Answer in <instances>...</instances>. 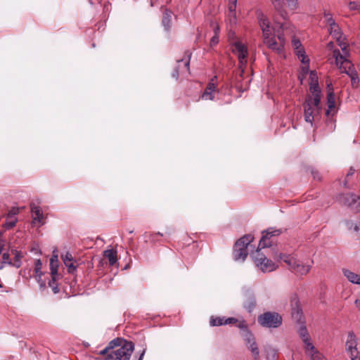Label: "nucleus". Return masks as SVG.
<instances>
[{
  "label": "nucleus",
  "mask_w": 360,
  "mask_h": 360,
  "mask_svg": "<svg viewBox=\"0 0 360 360\" xmlns=\"http://www.w3.org/2000/svg\"><path fill=\"white\" fill-rule=\"evenodd\" d=\"M320 102L321 101H319L318 96H316V98L309 96L306 98L303 105L304 120L307 122L310 123L311 126L313 125L315 117L319 116L321 112Z\"/></svg>",
  "instance_id": "nucleus-5"
},
{
  "label": "nucleus",
  "mask_w": 360,
  "mask_h": 360,
  "mask_svg": "<svg viewBox=\"0 0 360 360\" xmlns=\"http://www.w3.org/2000/svg\"><path fill=\"white\" fill-rule=\"evenodd\" d=\"M236 5H237V0H234L232 1L231 0H229V18L230 22L231 24H236L237 18H236Z\"/></svg>",
  "instance_id": "nucleus-21"
},
{
  "label": "nucleus",
  "mask_w": 360,
  "mask_h": 360,
  "mask_svg": "<svg viewBox=\"0 0 360 360\" xmlns=\"http://www.w3.org/2000/svg\"><path fill=\"white\" fill-rule=\"evenodd\" d=\"M59 276L55 277L51 276V280L49 282V286L51 288L52 291L54 294H57L59 292V288L58 286L57 281L58 280Z\"/></svg>",
  "instance_id": "nucleus-34"
},
{
  "label": "nucleus",
  "mask_w": 360,
  "mask_h": 360,
  "mask_svg": "<svg viewBox=\"0 0 360 360\" xmlns=\"http://www.w3.org/2000/svg\"><path fill=\"white\" fill-rule=\"evenodd\" d=\"M39 283H40V286L41 288L45 287V283L43 281H41V279L40 280V281Z\"/></svg>",
  "instance_id": "nucleus-60"
},
{
  "label": "nucleus",
  "mask_w": 360,
  "mask_h": 360,
  "mask_svg": "<svg viewBox=\"0 0 360 360\" xmlns=\"http://www.w3.org/2000/svg\"><path fill=\"white\" fill-rule=\"evenodd\" d=\"M351 360H360L359 353L350 354Z\"/></svg>",
  "instance_id": "nucleus-55"
},
{
  "label": "nucleus",
  "mask_w": 360,
  "mask_h": 360,
  "mask_svg": "<svg viewBox=\"0 0 360 360\" xmlns=\"http://www.w3.org/2000/svg\"><path fill=\"white\" fill-rule=\"evenodd\" d=\"M288 7L291 11H295L298 8V1L297 0H286Z\"/></svg>",
  "instance_id": "nucleus-40"
},
{
  "label": "nucleus",
  "mask_w": 360,
  "mask_h": 360,
  "mask_svg": "<svg viewBox=\"0 0 360 360\" xmlns=\"http://www.w3.org/2000/svg\"><path fill=\"white\" fill-rule=\"evenodd\" d=\"M292 43L295 50L302 47V44L299 39H293Z\"/></svg>",
  "instance_id": "nucleus-47"
},
{
  "label": "nucleus",
  "mask_w": 360,
  "mask_h": 360,
  "mask_svg": "<svg viewBox=\"0 0 360 360\" xmlns=\"http://www.w3.org/2000/svg\"><path fill=\"white\" fill-rule=\"evenodd\" d=\"M280 27L283 30H285V29H287V24L286 23H282V24H281Z\"/></svg>",
  "instance_id": "nucleus-59"
},
{
  "label": "nucleus",
  "mask_w": 360,
  "mask_h": 360,
  "mask_svg": "<svg viewBox=\"0 0 360 360\" xmlns=\"http://www.w3.org/2000/svg\"><path fill=\"white\" fill-rule=\"evenodd\" d=\"M50 270L51 276H59L58 274V262L50 261Z\"/></svg>",
  "instance_id": "nucleus-37"
},
{
  "label": "nucleus",
  "mask_w": 360,
  "mask_h": 360,
  "mask_svg": "<svg viewBox=\"0 0 360 360\" xmlns=\"http://www.w3.org/2000/svg\"><path fill=\"white\" fill-rule=\"evenodd\" d=\"M11 252H4L2 254V263L0 266V270L4 268V264H8L13 266V259L11 258Z\"/></svg>",
  "instance_id": "nucleus-31"
},
{
  "label": "nucleus",
  "mask_w": 360,
  "mask_h": 360,
  "mask_svg": "<svg viewBox=\"0 0 360 360\" xmlns=\"http://www.w3.org/2000/svg\"><path fill=\"white\" fill-rule=\"evenodd\" d=\"M328 87L329 88L328 95H327V103H328V110L326 112L327 116L330 115H333L335 111V94L333 91V89L331 87V84H328Z\"/></svg>",
  "instance_id": "nucleus-16"
},
{
  "label": "nucleus",
  "mask_w": 360,
  "mask_h": 360,
  "mask_svg": "<svg viewBox=\"0 0 360 360\" xmlns=\"http://www.w3.org/2000/svg\"><path fill=\"white\" fill-rule=\"evenodd\" d=\"M310 80H311L310 83H314L315 81H318V76H317L316 73L314 71H311L310 73Z\"/></svg>",
  "instance_id": "nucleus-54"
},
{
  "label": "nucleus",
  "mask_w": 360,
  "mask_h": 360,
  "mask_svg": "<svg viewBox=\"0 0 360 360\" xmlns=\"http://www.w3.org/2000/svg\"><path fill=\"white\" fill-rule=\"evenodd\" d=\"M103 256L108 259L110 266H113L117 261V251L113 249L105 250Z\"/></svg>",
  "instance_id": "nucleus-23"
},
{
  "label": "nucleus",
  "mask_w": 360,
  "mask_h": 360,
  "mask_svg": "<svg viewBox=\"0 0 360 360\" xmlns=\"http://www.w3.org/2000/svg\"><path fill=\"white\" fill-rule=\"evenodd\" d=\"M295 53L304 65L302 70L304 72H307L309 67V59L307 56L305 55V51L302 47L295 49Z\"/></svg>",
  "instance_id": "nucleus-18"
},
{
  "label": "nucleus",
  "mask_w": 360,
  "mask_h": 360,
  "mask_svg": "<svg viewBox=\"0 0 360 360\" xmlns=\"http://www.w3.org/2000/svg\"><path fill=\"white\" fill-rule=\"evenodd\" d=\"M232 1H233L234 0H231Z\"/></svg>",
  "instance_id": "nucleus-63"
},
{
  "label": "nucleus",
  "mask_w": 360,
  "mask_h": 360,
  "mask_svg": "<svg viewBox=\"0 0 360 360\" xmlns=\"http://www.w3.org/2000/svg\"><path fill=\"white\" fill-rule=\"evenodd\" d=\"M309 355L311 356V360H326L317 349L313 351Z\"/></svg>",
  "instance_id": "nucleus-39"
},
{
  "label": "nucleus",
  "mask_w": 360,
  "mask_h": 360,
  "mask_svg": "<svg viewBox=\"0 0 360 360\" xmlns=\"http://www.w3.org/2000/svg\"><path fill=\"white\" fill-rule=\"evenodd\" d=\"M343 274L349 281L352 283L360 285V275L351 271L349 269H343Z\"/></svg>",
  "instance_id": "nucleus-24"
},
{
  "label": "nucleus",
  "mask_w": 360,
  "mask_h": 360,
  "mask_svg": "<svg viewBox=\"0 0 360 360\" xmlns=\"http://www.w3.org/2000/svg\"><path fill=\"white\" fill-rule=\"evenodd\" d=\"M241 336L243 337L244 341L245 342L246 346L252 344V342H255V338L253 334L250 330H246V332H242Z\"/></svg>",
  "instance_id": "nucleus-28"
},
{
  "label": "nucleus",
  "mask_w": 360,
  "mask_h": 360,
  "mask_svg": "<svg viewBox=\"0 0 360 360\" xmlns=\"http://www.w3.org/2000/svg\"><path fill=\"white\" fill-rule=\"evenodd\" d=\"M191 53L189 51L185 52V58L177 60V66L174 68L172 76V77L177 79L179 76V69L181 68V65H184V69H185L186 71L189 72V65H190V59H191Z\"/></svg>",
  "instance_id": "nucleus-14"
},
{
  "label": "nucleus",
  "mask_w": 360,
  "mask_h": 360,
  "mask_svg": "<svg viewBox=\"0 0 360 360\" xmlns=\"http://www.w3.org/2000/svg\"><path fill=\"white\" fill-rule=\"evenodd\" d=\"M42 266V263L40 259H36L34 262V272L36 274L35 278L38 282L40 281L41 277L42 276V272L41 271Z\"/></svg>",
  "instance_id": "nucleus-30"
},
{
  "label": "nucleus",
  "mask_w": 360,
  "mask_h": 360,
  "mask_svg": "<svg viewBox=\"0 0 360 360\" xmlns=\"http://www.w3.org/2000/svg\"><path fill=\"white\" fill-rule=\"evenodd\" d=\"M311 173L314 179L321 180V176L319 172L314 169H311Z\"/></svg>",
  "instance_id": "nucleus-52"
},
{
  "label": "nucleus",
  "mask_w": 360,
  "mask_h": 360,
  "mask_svg": "<svg viewBox=\"0 0 360 360\" xmlns=\"http://www.w3.org/2000/svg\"><path fill=\"white\" fill-rule=\"evenodd\" d=\"M144 353H145V350L143 351V352L141 353V356H140V358L139 360H141V359L143 358V355H144Z\"/></svg>",
  "instance_id": "nucleus-61"
},
{
  "label": "nucleus",
  "mask_w": 360,
  "mask_h": 360,
  "mask_svg": "<svg viewBox=\"0 0 360 360\" xmlns=\"http://www.w3.org/2000/svg\"><path fill=\"white\" fill-rule=\"evenodd\" d=\"M290 304L291 307V314L297 321L302 318V309L300 305V300L296 293H292L290 296Z\"/></svg>",
  "instance_id": "nucleus-13"
},
{
  "label": "nucleus",
  "mask_w": 360,
  "mask_h": 360,
  "mask_svg": "<svg viewBox=\"0 0 360 360\" xmlns=\"http://www.w3.org/2000/svg\"><path fill=\"white\" fill-rule=\"evenodd\" d=\"M247 347L250 350L254 359H258L259 357V351L257 342H252V344L247 346Z\"/></svg>",
  "instance_id": "nucleus-32"
},
{
  "label": "nucleus",
  "mask_w": 360,
  "mask_h": 360,
  "mask_svg": "<svg viewBox=\"0 0 360 360\" xmlns=\"http://www.w3.org/2000/svg\"><path fill=\"white\" fill-rule=\"evenodd\" d=\"M257 19L259 27L262 30L264 44H266L267 46L273 51H275L277 53L281 52L283 48V45L282 44V36H278V39L281 41V44H278L274 37V27L271 25L266 16L262 13H259L257 14Z\"/></svg>",
  "instance_id": "nucleus-3"
},
{
  "label": "nucleus",
  "mask_w": 360,
  "mask_h": 360,
  "mask_svg": "<svg viewBox=\"0 0 360 360\" xmlns=\"http://www.w3.org/2000/svg\"><path fill=\"white\" fill-rule=\"evenodd\" d=\"M15 223H16V219L7 220V221L6 222V227L7 229L13 228L15 225Z\"/></svg>",
  "instance_id": "nucleus-48"
},
{
  "label": "nucleus",
  "mask_w": 360,
  "mask_h": 360,
  "mask_svg": "<svg viewBox=\"0 0 360 360\" xmlns=\"http://www.w3.org/2000/svg\"><path fill=\"white\" fill-rule=\"evenodd\" d=\"M357 338L353 332H349L346 342V350L352 354L359 353L357 348Z\"/></svg>",
  "instance_id": "nucleus-17"
},
{
  "label": "nucleus",
  "mask_w": 360,
  "mask_h": 360,
  "mask_svg": "<svg viewBox=\"0 0 360 360\" xmlns=\"http://www.w3.org/2000/svg\"><path fill=\"white\" fill-rule=\"evenodd\" d=\"M326 48L330 50V51H333V56L334 57V51L335 50H338V48H335V44L332 41H330L327 44V46H326ZM340 51H341L340 49H339Z\"/></svg>",
  "instance_id": "nucleus-46"
},
{
  "label": "nucleus",
  "mask_w": 360,
  "mask_h": 360,
  "mask_svg": "<svg viewBox=\"0 0 360 360\" xmlns=\"http://www.w3.org/2000/svg\"><path fill=\"white\" fill-rule=\"evenodd\" d=\"M219 42V36L217 35V34H214L211 40H210V46H215L216 44H217Z\"/></svg>",
  "instance_id": "nucleus-51"
},
{
  "label": "nucleus",
  "mask_w": 360,
  "mask_h": 360,
  "mask_svg": "<svg viewBox=\"0 0 360 360\" xmlns=\"http://www.w3.org/2000/svg\"><path fill=\"white\" fill-rule=\"evenodd\" d=\"M272 4L280 16L286 20L288 18V13L284 9L285 5V0H271Z\"/></svg>",
  "instance_id": "nucleus-19"
},
{
  "label": "nucleus",
  "mask_w": 360,
  "mask_h": 360,
  "mask_svg": "<svg viewBox=\"0 0 360 360\" xmlns=\"http://www.w3.org/2000/svg\"><path fill=\"white\" fill-rule=\"evenodd\" d=\"M258 323L265 328H278L283 321L282 316L275 311H267L260 314L257 318Z\"/></svg>",
  "instance_id": "nucleus-7"
},
{
  "label": "nucleus",
  "mask_w": 360,
  "mask_h": 360,
  "mask_svg": "<svg viewBox=\"0 0 360 360\" xmlns=\"http://www.w3.org/2000/svg\"><path fill=\"white\" fill-rule=\"evenodd\" d=\"M354 171H355L353 167H351L349 169V172L347 173V174L346 176V179H348L350 176H352L354 174ZM347 183H348L347 179H345L343 182L344 187L347 188Z\"/></svg>",
  "instance_id": "nucleus-44"
},
{
  "label": "nucleus",
  "mask_w": 360,
  "mask_h": 360,
  "mask_svg": "<svg viewBox=\"0 0 360 360\" xmlns=\"http://www.w3.org/2000/svg\"><path fill=\"white\" fill-rule=\"evenodd\" d=\"M217 79V77H213L209 83L207 84V86L206 89H205V91L203 92L202 95V98L205 100H214V94L217 91V85L214 83V80Z\"/></svg>",
  "instance_id": "nucleus-15"
},
{
  "label": "nucleus",
  "mask_w": 360,
  "mask_h": 360,
  "mask_svg": "<svg viewBox=\"0 0 360 360\" xmlns=\"http://www.w3.org/2000/svg\"><path fill=\"white\" fill-rule=\"evenodd\" d=\"M304 344V349L305 352L307 355L310 354L311 352L316 350V349L311 342V338L307 339V340H302Z\"/></svg>",
  "instance_id": "nucleus-35"
},
{
  "label": "nucleus",
  "mask_w": 360,
  "mask_h": 360,
  "mask_svg": "<svg viewBox=\"0 0 360 360\" xmlns=\"http://www.w3.org/2000/svg\"><path fill=\"white\" fill-rule=\"evenodd\" d=\"M65 266L68 267V271L70 274L74 273L76 270V266L74 265L73 262H70Z\"/></svg>",
  "instance_id": "nucleus-49"
},
{
  "label": "nucleus",
  "mask_w": 360,
  "mask_h": 360,
  "mask_svg": "<svg viewBox=\"0 0 360 360\" xmlns=\"http://www.w3.org/2000/svg\"><path fill=\"white\" fill-rule=\"evenodd\" d=\"M0 287H1V285L0 284Z\"/></svg>",
  "instance_id": "nucleus-62"
},
{
  "label": "nucleus",
  "mask_w": 360,
  "mask_h": 360,
  "mask_svg": "<svg viewBox=\"0 0 360 360\" xmlns=\"http://www.w3.org/2000/svg\"><path fill=\"white\" fill-rule=\"evenodd\" d=\"M238 322V320L233 317H230V318H227V319L225 318V321H224L225 325L233 324V323H236Z\"/></svg>",
  "instance_id": "nucleus-45"
},
{
  "label": "nucleus",
  "mask_w": 360,
  "mask_h": 360,
  "mask_svg": "<svg viewBox=\"0 0 360 360\" xmlns=\"http://www.w3.org/2000/svg\"><path fill=\"white\" fill-rule=\"evenodd\" d=\"M349 52H346L345 47L342 48V53L339 50L334 51L336 65L341 72L347 74L351 78L352 86L356 88L359 82V76L353 64L349 59Z\"/></svg>",
  "instance_id": "nucleus-2"
},
{
  "label": "nucleus",
  "mask_w": 360,
  "mask_h": 360,
  "mask_svg": "<svg viewBox=\"0 0 360 360\" xmlns=\"http://www.w3.org/2000/svg\"><path fill=\"white\" fill-rule=\"evenodd\" d=\"M214 34H217L219 36V26H216L214 27Z\"/></svg>",
  "instance_id": "nucleus-58"
},
{
  "label": "nucleus",
  "mask_w": 360,
  "mask_h": 360,
  "mask_svg": "<svg viewBox=\"0 0 360 360\" xmlns=\"http://www.w3.org/2000/svg\"><path fill=\"white\" fill-rule=\"evenodd\" d=\"M163 234L162 233H160V232L158 233H152L150 235V240L151 241L153 242H156V241H158V236H162Z\"/></svg>",
  "instance_id": "nucleus-50"
},
{
  "label": "nucleus",
  "mask_w": 360,
  "mask_h": 360,
  "mask_svg": "<svg viewBox=\"0 0 360 360\" xmlns=\"http://www.w3.org/2000/svg\"><path fill=\"white\" fill-rule=\"evenodd\" d=\"M256 306V300L253 295H249L243 303L244 308L251 313Z\"/></svg>",
  "instance_id": "nucleus-25"
},
{
  "label": "nucleus",
  "mask_w": 360,
  "mask_h": 360,
  "mask_svg": "<svg viewBox=\"0 0 360 360\" xmlns=\"http://www.w3.org/2000/svg\"><path fill=\"white\" fill-rule=\"evenodd\" d=\"M50 261H53V262H58V255L53 254L52 255L51 258L50 259Z\"/></svg>",
  "instance_id": "nucleus-56"
},
{
  "label": "nucleus",
  "mask_w": 360,
  "mask_h": 360,
  "mask_svg": "<svg viewBox=\"0 0 360 360\" xmlns=\"http://www.w3.org/2000/svg\"><path fill=\"white\" fill-rule=\"evenodd\" d=\"M237 323V327L239 328L240 329H241V333L242 332H246V330H249L248 328V325L245 322V320H241V321H238Z\"/></svg>",
  "instance_id": "nucleus-42"
},
{
  "label": "nucleus",
  "mask_w": 360,
  "mask_h": 360,
  "mask_svg": "<svg viewBox=\"0 0 360 360\" xmlns=\"http://www.w3.org/2000/svg\"><path fill=\"white\" fill-rule=\"evenodd\" d=\"M347 226L350 230L353 229L358 236L360 237V222L359 224H354L352 221H347Z\"/></svg>",
  "instance_id": "nucleus-36"
},
{
  "label": "nucleus",
  "mask_w": 360,
  "mask_h": 360,
  "mask_svg": "<svg viewBox=\"0 0 360 360\" xmlns=\"http://www.w3.org/2000/svg\"><path fill=\"white\" fill-rule=\"evenodd\" d=\"M31 211L33 215V221L34 222L41 223L43 219V213L39 207L32 205Z\"/></svg>",
  "instance_id": "nucleus-26"
},
{
  "label": "nucleus",
  "mask_w": 360,
  "mask_h": 360,
  "mask_svg": "<svg viewBox=\"0 0 360 360\" xmlns=\"http://www.w3.org/2000/svg\"><path fill=\"white\" fill-rule=\"evenodd\" d=\"M328 30L332 37L335 39L338 43V46L340 47L342 51V52L340 51V53H342V48H344V46H345V48L346 52H349V50L348 49V44L342 39V33L338 24L328 28Z\"/></svg>",
  "instance_id": "nucleus-12"
},
{
  "label": "nucleus",
  "mask_w": 360,
  "mask_h": 360,
  "mask_svg": "<svg viewBox=\"0 0 360 360\" xmlns=\"http://www.w3.org/2000/svg\"><path fill=\"white\" fill-rule=\"evenodd\" d=\"M11 255L13 256V266L15 268H20L22 265V259L23 258L24 255L23 253L21 251L12 249L11 250Z\"/></svg>",
  "instance_id": "nucleus-22"
},
{
  "label": "nucleus",
  "mask_w": 360,
  "mask_h": 360,
  "mask_svg": "<svg viewBox=\"0 0 360 360\" xmlns=\"http://www.w3.org/2000/svg\"><path fill=\"white\" fill-rule=\"evenodd\" d=\"M134 349L132 342L117 338L111 340L98 354L103 356V360H129Z\"/></svg>",
  "instance_id": "nucleus-1"
},
{
  "label": "nucleus",
  "mask_w": 360,
  "mask_h": 360,
  "mask_svg": "<svg viewBox=\"0 0 360 360\" xmlns=\"http://www.w3.org/2000/svg\"><path fill=\"white\" fill-rule=\"evenodd\" d=\"M298 333L302 340H307V339L310 338V335L305 326H301L299 328Z\"/></svg>",
  "instance_id": "nucleus-38"
},
{
  "label": "nucleus",
  "mask_w": 360,
  "mask_h": 360,
  "mask_svg": "<svg viewBox=\"0 0 360 360\" xmlns=\"http://www.w3.org/2000/svg\"><path fill=\"white\" fill-rule=\"evenodd\" d=\"M4 246V240L0 238V253L2 252Z\"/></svg>",
  "instance_id": "nucleus-57"
},
{
  "label": "nucleus",
  "mask_w": 360,
  "mask_h": 360,
  "mask_svg": "<svg viewBox=\"0 0 360 360\" xmlns=\"http://www.w3.org/2000/svg\"><path fill=\"white\" fill-rule=\"evenodd\" d=\"M309 90L311 93L313 94L312 98H316V96H318L319 98V101H321V90L319 86L318 81H315L314 83H310Z\"/></svg>",
  "instance_id": "nucleus-27"
},
{
  "label": "nucleus",
  "mask_w": 360,
  "mask_h": 360,
  "mask_svg": "<svg viewBox=\"0 0 360 360\" xmlns=\"http://www.w3.org/2000/svg\"><path fill=\"white\" fill-rule=\"evenodd\" d=\"M323 17L328 28L338 24L330 12L324 11Z\"/></svg>",
  "instance_id": "nucleus-33"
},
{
  "label": "nucleus",
  "mask_w": 360,
  "mask_h": 360,
  "mask_svg": "<svg viewBox=\"0 0 360 360\" xmlns=\"http://www.w3.org/2000/svg\"><path fill=\"white\" fill-rule=\"evenodd\" d=\"M278 258L287 264L288 269L290 271L297 275H307L311 268V264H304L303 262L291 255L281 253L278 256Z\"/></svg>",
  "instance_id": "nucleus-4"
},
{
  "label": "nucleus",
  "mask_w": 360,
  "mask_h": 360,
  "mask_svg": "<svg viewBox=\"0 0 360 360\" xmlns=\"http://www.w3.org/2000/svg\"><path fill=\"white\" fill-rule=\"evenodd\" d=\"M260 249L258 248L251 255L256 266L263 272H271L276 269L277 266L275 263L267 259L264 254L260 252Z\"/></svg>",
  "instance_id": "nucleus-8"
},
{
  "label": "nucleus",
  "mask_w": 360,
  "mask_h": 360,
  "mask_svg": "<svg viewBox=\"0 0 360 360\" xmlns=\"http://www.w3.org/2000/svg\"><path fill=\"white\" fill-rule=\"evenodd\" d=\"M254 236L247 234L239 238L235 243L233 248V258L236 261H244L248 255V246L253 240Z\"/></svg>",
  "instance_id": "nucleus-6"
},
{
  "label": "nucleus",
  "mask_w": 360,
  "mask_h": 360,
  "mask_svg": "<svg viewBox=\"0 0 360 360\" xmlns=\"http://www.w3.org/2000/svg\"><path fill=\"white\" fill-rule=\"evenodd\" d=\"M162 25L166 32H169L172 27V12L165 9L163 12Z\"/></svg>",
  "instance_id": "nucleus-20"
},
{
  "label": "nucleus",
  "mask_w": 360,
  "mask_h": 360,
  "mask_svg": "<svg viewBox=\"0 0 360 360\" xmlns=\"http://www.w3.org/2000/svg\"><path fill=\"white\" fill-rule=\"evenodd\" d=\"M263 235L259 243V248H265L271 245V241L270 240L272 236H276L281 233L280 229H275L274 228H269L266 231H263Z\"/></svg>",
  "instance_id": "nucleus-11"
},
{
  "label": "nucleus",
  "mask_w": 360,
  "mask_h": 360,
  "mask_svg": "<svg viewBox=\"0 0 360 360\" xmlns=\"http://www.w3.org/2000/svg\"><path fill=\"white\" fill-rule=\"evenodd\" d=\"M336 200L341 205L360 211V197L353 193H341L336 196Z\"/></svg>",
  "instance_id": "nucleus-9"
},
{
  "label": "nucleus",
  "mask_w": 360,
  "mask_h": 360,
  "mask_svg": "<svg viewBox=\"0 0 360 360\" xmlns=\"http://www.w3.org/2000/svg\"><path fill=\"white\" fill-rule=\"evenodd\" d=\"M233 46L232 52L238 57L239 68H243L247 63V57L248 55V48L240 41L233 42Z\"/></svg>",
  "instance_id": "nucleus-10"
},
{
  "label": "nucleus",
  "mask_w": 360,
  "mask_h": 360,
  "mask_svg": "<svg viewBox=\"0 0 360 360\" xmlns=\"http://www.w3.org/2000/svg\"><path fill=\"white\" fill-rule=\"evenodd\" d=\"M225 317L212 316L210 319V324L212 326H220L225 325Z\"/></svg>",
  "instance_id": "nucleus-29"
},
{
  "label": "nucleus",
  "mask_w": 360,
  "mask_h": 360,
  "mask_svg": "<svg viewBox=\"0 0 360 360\" xmlns=\"http://www.w3.org/2000/svg\"><path fill=\"white\" fill-rule=\"evenodd\" d=\"M62 259L65 265H67L73 261V257L70 252H66L65 255H62Z\"/></svg>",
  "instance_id": "nucleus-41"
},
{
  "label": "nucleus",
  "mask_w": 360,
  "mask_h": 360,
  "mask_svg": "<svg viewBox=\"0 0 360 360\" xmlns=\"http://www.w3.org/2000/svg\"><path fill=\"white\" fill-rule=\"evenodd\" d=\"M18 213V208H13L8 214V218H13L15 215Z\"/></svg>",
  "instance_id": "nucleus-53"
},
{
  "label": "nucleus",
  "mask_w": 360,
  "mask_h": 360,
  "mask_svg": "<svg viewBox=\"0 0 360 360\" xmlns=\"http://www.w3.org/2000/svg\"><path fill=\"white\" fill-rule=\"evenodd\" d=\"M349 8L352 11L359 10L360 8V4L356 1H351L348 4Z\"/></svg>",
  "instance_id": "nucleus-43"
}]
</instances>
